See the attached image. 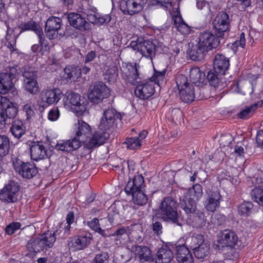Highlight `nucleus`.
<instances>
[{
  "label": "nucleus",
  "mask_w": 263,
  "mask_h": 263,
  "mask_svg": "<svg viewBox=\"0 0 263 263\" xmlns=\"http://www.w3.org/2000/svg\"><path fill=\"white\" fill-rule=\"evenodd\" d=\"M166 70L158 71L154 69L153 76L149 80H144L138 84L135 89V96L142 100H146L152 97L155 92L154 84L158 86L163 83L165 78Z\"/></svg>",
  "instance_id": "nucleus-5"
},
{
  "label": "nucleus",
  "mask_w": 263,
  "mask_h": 263,
  "mask_svg": "<svg viewBox=\"0 0 263 263\" xmlns=\"http://www.w3.org/2000/svg\"><path fill=\"white\" fill-rule=\"evenodd\" d=\"M130 251L138 258L141 262H152L154 261L153 255L150 249L145 246L133 245Z\"/></svg>",
  "instance_id": "nucleus-25"
},
{
  "label": "nucleus",
  "mask_w": 263,
  "mask_h": 263,
  "mask_svg": "<svg viewBox=\"0 0 263 263\" xmlns=\"http://www.w3.org/2000/svg\"><path fill=\"white\" fill-rule=\"evenodd\" d=\"M10 148L9 138L6 135H0V160L9 154Z\"/></svg>",
  "instance_id": "nucleus-44"
},
{
  "label": "nucleus",
  "mask_w": 263,
  "mask_h": 263,
  "mask_svg": "<svg viewBox=\"0 0 263 263\" xmlns=\"http://www.w3.org/2000/svg\"><path fill=\"white\" fill-rule=\"evenodd\" d=\"M97 11L95 7H91L83 10V13L87 16V19L92 24L96 23L97 15H98Z\"/></svg>",
  "instance_id": "nucleus-53"
},
{
  "label": "nucleus",
  "mask_w": 263,
  "mask_h": 263,
  "mask_svg": "<svg viewBox=\"0 0 263 263\" xmlns=\"http://www.w3.org/2000/svg\"><path fill=\"white\" fill-rule=\"evenodd\" d=\"M76 126V136L71 139L58 142L55 146L56 149L71 152L78 149L81 145V142L87 140L91 132L90 126L82 120H79Z\"/></svg>",
  "instance_id": "nucleus-3"
},
{
  "label": "nucleus",
  "mask_w": 263,
  "mask_h": 263,
  "mask_svg": "<svg viewBox=\"0 0 263 263\" xmlns=\"http://www.w3.org/2000/svg\"><path fill=\"white\" fill-rule=\"evenodd\" d=\"M63 96L59 88L43 89L40 94L38 104L43 108L49 105L57 104Z\"/></svg>",
  "instance_id": "nucleus-12"
},
{
  "label": "nucleus",
  "mask_w": 263,
  "mask_h": 263,
  "mask_svg": "<svg viewBox=\"0 0 263 263\" xmlns=\"http://www.w3.org/2000/svg\"><path fill=\"white\" fill-rule=\"evenodd\" d=\"M220 37L214 35L211 31H203L199 36V43L208 50L217 48L220 44Z\"/></svg>",
  "instance_id": "nucleus-22"
},
{
  "label": "nucleus",
  "mask_w": 263,
  "mask_h": 263,
  "mask_svg": "<svg viewBox=\"0 0 263 263\" xmlns=\"http://www.w3.org/2000/svg\"><path fill=\"white\" fill-rule=\"evenodd\" d=\"M12 163L15 171L22 177L31 179L38 173L35 164L29 162H24L17 158L12 159Z\"/></svg>",
  "instance_id": "nucleus-13"
},
{
  "label": "nucleus",
  "mask_w": 263,
  "mask_h": 263,
  "mask_svg": "<svg viewBox=\"0 0 263 263\" xmlns=\"http://www.w3.org/2000/svg\"><path fill=\"white\" fill-rule=\"evenodd\" d=\"M122 119L120 112L115 108H109L104 110L99 125L100 130L92 135L87 144L88 148L92 149L103 144L109 138L108 130L114 127L116 121H121Z\"/></svg>",
  "instance_id": "nucleus-1"
},
{
  "label": "nucleus",
  "mask_w": 263,
  "mask_h": 263,
  "mask_svg": "<svg viewBox=\"0 0 263 263\" xmlns=\"http://www.w3.org/2000/svg\"><path fill=\"white\" fill-rule=\"evenodd\" d=\"M140 66L138 63H128L126 64L125 67L123 71V78L129 84L135 85L141 82V78L140 76Z\"/></svg>",
  "instance_id": "nucleus-18"
},
{
  "label": "nucleus",
  "mask_w": 263,
  "mask_h": 263,
  "mask_svg": "<svg viewBox=\"0 0 263 263\" xmlns=\"http://www.w3.org/2000/svg\"><path fill=\"white\" fill-rule=\"evenodd\" d=\"M197 201L187 197L185 195L181 197L180 199L181 206L187 215L195 213L197 210Z\"/></svg>",
  "instance_id": "nucleus-32"
},
{
  "label": "nucleus",
  "mask_w": 263,
  "mask_h": 263,
  "mask_svg": "<svg viewBox=\"0 0 263 263\" xmlns=\"http://www.w3.org/2000/svg\"><path fill=\"white\" fill-rule=\"evenodd\" d=\"M151 228L154 234L158 237L160 236L162 234L163 227L162 222L157 220L156 218H153Z\"/></svg>",
  "instance_id": "nucleus-58"
},
{
  "label": "nucleus",
  "mask_w": 263,
  "mask_h": 263,
  "mask_svg": "<svg viewBox=\"0 0 263 263\" xmlns=\"http://www.w3.org/2000/svg\"><path fill=\"white\" fill-rule=\"evenodd\" d=\"M188 217L194 227L200 228L205 224L206 220L204 214L200 210H197L195 213L189 215Z\"/></svg>",
  "instance_id": "nucleus-35"
},
{
  "label": "nucleus",
  "mask_w": 263,
  "mask_h": 263,
  "mask_svg": "<svg viewBox=\"0 0 263 263\" xmlns=\"http://www.w3.org/2000/svg\"><path fill=\"white\" fill-rule=\"evenodd\" d=\"M79 67L74 65L67 66L64 69L62 78L67 82L74 81L79 77Z\"/></svg>",
  "instance_id": "nucleus-36"
},
{
  "label": "nucleus",
  "mask_w": 263,
  "mask_h": 263,
  "mask_svg": "<svg viewBox=\"0 0 263 263\" xmlns=\"http://www.w3.org/2000/svg\"><path fill=\"white\" fill-rule=\"evenodd\" d=\"M176 83L178 90L188 87L189 86L193 85L187 77L183 74H178L175 78Z\"/></svg>",
  "instance_id": "nucleus-49"
},
{
  "label": "nucleus",
  "mask_w": 263,
  "mask_h": 263,
  "mask_svg": "<svg viewBox=\"0 0 263 263\" xmlns=\"http://www.w3.org/2000/svg\"><path fill=\"white\" fill-rule=\"evenodd\" d=\"M202 73L198 67H194L190 69V78L192 83L200 82L202 80Z\"/></svg>",
  "instance_id": "nucleus-54"
},
{
  "label": "nucleus",
  "mask_w": 263,
  "mask_h": 263,
  "mask_svg": "<svg viewBox=\"0 0 263 263\" xmlns=\"http://www.w3.org/2000/svg\"><path fill=\"white\" fill-rule=\"evenodd\" d=\"M175 248L178 263H193L192 255L185 245L176 246Z\"/></svg>",
  "instance_id": "nucleus-30"
},
{
  "label": "nucleus",
  "mask_w": 263,
  "mask_h": 263,
  "mask_svg": "<svg viewBox=\"0 0 263 263\" xmlns=\"http://www.w3.org/2000/svg\"><path fill=\"white\" fill-rule=\"evenodd\" d=\"M8 119H13L17 114V108L11 102H8L6 106L3 107Z\"/></svg>",
  "instance_id": "nucleus-52"
},
{
  "label": "nucleus",
  "mask_w": 263,
  "mask_h": 263,
  "mask_svg": "<svg viewBox=\"0 0 263 263\" xmlns=\"http://www.w3.org/2000/svg\"><path fill=\"white\" fill-rule=\"evenodd\" d=\"M20 190L18 183L10 181L0 192V200L8 203H14L17 200V193Z\"/></svg>",
  "instance_id": "nucleus-17"
},
{
  "label": "nucleus",
  "mask_w": 263,
  "mask_h": 263,
  "mask_svg": "<svg viewBox=\"0 0 263 263\" xmlns=\"http://www.w3.org/2000/svg\"><path fill=\"white\" fill-rule=\"evenodd\" d=\"M24 85L25 89L31 94H36L39 91L38 83L36 80H27L24 82Z\"/></svg>",
  "instance_id": "nucleus-55"
},
{
  "label": "nucleus",
  "mask_w": 263,
  "mask_h": 263,
  "mask_svg": "<svg viewBox=\"0 0 263 263\" xmlns=\"http://www.w3.org/2000/svg\"><path fill=\"white\" fill-rule=\"evenodd\" d=\"M88 227L96 232H98L104 237H106V230L101 228L99 220L97 218H94L91 221L87 222Z\"/></svg>",
  "instance_id": "nucleus-51"
},
{
  "label": "nucleus",
  "mask_w": 263,
  "mask_h": 263,
  "mask_svg": "<svg viewBox=\"0 0 263 263\" xmlns=\"http://www.w3.org/2000/svg\"><path fill=\"white\" fill-rule=\"evenodd\" d=\"M246 45V39H245V34L244 32H241L239 39L236 40L234 43H232V48L234 51H237V48L238 47H241V48H244Z\"/></svg>",
  "instance_id": "nucleus-60"
},
{
  "label": "nucleus",
  "mask_w": 263,
  "mask_h": 263,
  "mask_svg": "<svg viewBox=\"0 0 263 263\" xmlns=\"http://www.w3.org/2000/svg\"><path fill=\"white\" fill-rule=\"evenodd\" d=\"M226 217L223 214L216 213L212 216L211 222L217 226H220L224 223Z\"/></svg>",
  "instance_id": "nucleus-62"
},
{
  "label": "nucleus",
  "mask_w": 263,
  "mask_h": 263,
  "mask_svg": "<svg viewBox=\"0 0 263 263\" xmlns=\"http://www.w3.org/2000/svg\"><path fill=\"white\" fill-rule=\"evenodd\" d=\"M129 46L135 50L139 52L143 56L151 60L155 57L156 52L159 51L160 47V45L156 40H145L141 37L132 41Z\"/></svg>",
  "instance_id": "nucleus-8"
},
{
  "label": "nucleus",
  "mask_w": 263,
  "mask_h": 263,
  "mask_svg": "<svg viewBox=\"0 0 263 263\" xmlns=\"http://www.w3.org/2000/svg\"><path fill=\"white\" fill-rule=\"evenodd\" d=\"M104 79L107 82L114 83L118 77V70L117 66L109 67L103 74Z\"/></svg>",
  "instance_id": "nucleus-47"
},
{
  "label": "nucleus",
  "mask_w": 263,
  "mask_h": 263,
  "mask_svg": "<svg viewBox=\"0 0 263 263\" xmlns=\"http://www.w3.org/2000/svg\"><path fill=\"white\" fill-rule=\"evenodd\" d=\"M251 195L254 201L263 206V186L255 187L252 190Z\"/></svg>",
  "instance_id": "nucleus-50"
},
{
  "label": "nucleus",
  "mask_w": 263,
  "mask_h": 263,
  "mask_svg": "<svg viewBox=\"0 0 263 263\" xmlns=\"http://www.w3.org/2000/svg\"><path fill=\"white\" fill-rule=\"evenodd\" d=\"M174 24L177 30L183 35H187L191 32L190 27L185 23L181 15L174 16Z\"/></svg>",
  "instance_id": "nucleus-40"
},
{
  "label": "nucleus",
  "mask_w": 263,
  "mask_h": 263,
  "mask_svg": "<svg viewBox=\"0 0 263 263\" xmlns=\"http://www.w3.org/2000/svg\"><path fill=\"white\" fill-rule=\"evenodd\" d=\"M58 233V230L54 232L47 231L39 234L36 237L31 238L26 244L27 250L35 254L41 252H46L53 246Z\"/></svg>",
  "instance_id": "nucleus-4"
},
{
  "label": "nucleus",
  "mask_w": 263,
  "mask_h": 263,
  "mask_svg": "<svg viewBox=\"0 0 263 263\" xmlns=\"http://www.w3.org/2000/svg\"><path fill=\"white\" fill-rule=\"evenodd\" d=\"M119 210L117 205L114 203L108 209V220L110 223H114L115 220L119 217Z\"/></svg>",
  "instance_id": "nucleus-56"
},
{
  "label": "nucleus",
  "mask_w": 263,
  "mask_h": 263,
  "mask_svg": "<svg viewBox=\"0 0 263 263\" xmlns=\"http://www.w3.org/2000/svg\"><path fill=\"white\" fill-rule=\"evenodd\" d=\"M5 24L7 28L6 35L5 36L6 40V45L8 48L9 49L10 51L12 52L16 50L15 44L16 37L14 35L12 34L13 31L11 30L9 26V24L7 22H5Z\"/></svg>",
  "instance_id": "nucleus-42"
},
{
  "label": "nucleus",
  "mask_w": 263,
  "mask_h": 263,
  "mask_svg": "<svg viewBox=\"0 0 263 263\" xmlns=\"http://www.w3.org/2000/svg\"><path fill=\"white\" fill-rule=\"evenodd\" d=\"M209 50L199 43L193 45L189 51V55L193 61H200L204 59Z\"/></svg>",
  "instance_id": "nucleus-31"
},
{
  "label": "nucleus",
  "mask_w": 263,
  "mask_h": 263,
  "mask_svg": "<svg viewBox=\"0 0 263 263\" xmlns=\"http://www.w3.org/2000/svg\"><path fill=\"white\" fill-rule=\"evenodd\" d=\"M177 202L172 197H167L161 201L159 212L162 219L176 226L181 227L182 220L179 217Z\"/></svg>",
  "instance_id": "nucleus-7"
},
{
  "label": "nucleus",
  "mask_w": 263,
  "mask_h": 263,
  "mask_svg": "<svg viewBox=\"0 0 263 263\" xmlns=\"http://www.w3.org/2000/svg\"><path fill=\"white\" fill-rule=\"evenodd\" d=\"M67 18L70 26L81 31H85L90 29L89 23L79 13L70 12L68 14Z\"/></svg>",
  "instance_id": "nucleus-24"
},
{
  "label": "nucleus",
  "mask_w": 263,
  "mask_h": 263,
  "mask_svg": "<svg viewBox=\"0 0 263 263\" xmlns=\"http://www.w3.org/2000/svg\"><path fill=\"white\" fill-rule=\"evenodd\" d=\"M224 76L219 73H216L211 69L208 72L207 79L211 86L221 90L227 86Z\"/></svg>",
  "instance_id": "nucleus-29"
},
{
  "label": "nucleus",
  "mask_w": 263,
  "mask_h": 263,
  "mask_svg": "<svg viewBox=\"0 0 263 263\" xmlns=\"http://www.w3.org/2000/svg\"><path fill=\"white\" fill-rule=\"evenodd\" d=\"M10 132L14 137L20 138L26 132V126L23 121L19 119L13 120L11 123Z\"/></svg>",
  "instance_id": "nucleus-37"
},
{
  "label": "nucleus",
  "mask_w": 263,
  "mask_h": 263,
  "mask_svg": "<svg viewBox=\"0 0 263 263\" xmlns=\"http://www.w3.org/2000/svg\"><path fill=\"white\" fill-rule=\"evenodd\" d=\"M146 3V0H121L119 6L124 14L133 15L141 11Z\"/></svg>",
  "instance_id": "nucleus-15"
},
{
  "label": "nucleus",
  "mask_w": 263,
  "mask_h": 263,
  "mask_svg": "<svg viewBox=\"0 0 263 263\" xmlns=\"http://www.w3.org/2000/svg\"><path fill=\"white\" fill-rule=\"evenodd\" d=\"M263 106V100H260L250 106L242 108L237 114V118L242 120H247L251 117L257 108Z\"/></svg>",
  "instance_id": "nucleus-33"
},
{
  "label": "nucleus",
  "mask_w": 263,
  "mask_h": 263,
  "mask_svg": "<svg viewBox=\"0 0 263 263\" xmlns=\"http://www.w3.org/2000/svg\"><path fill=\"white\" fill-rule=\"evenodd\" d=\"M123 144H125L127 148L130 149H136L141 145L140 141L136 137L127 138Z\"/></svg>",
  "instance_id": "nucleus-57"
},
{
  "label": "nucleus",
  "mask_w": 263,
  "mask_h": 263,
  "mask_svg": "<svg viewBox=\"0 0 263 263\" xmlns=\"http://www.w3.org/2000/svg\"><path fill=\"white\" fill-rule=\"evenodd\" d=\"M109 254L107 252H102L97 254L93 259L94 263H108Z\"/></svg>",
  "instance_id": "nucleus-59"
},
{
  "label": "nucleus",
  "mask_w": 263,
  "mask_h": 263,
  "mask_svg": "<svg viewBox=\"0 0 263 263\" xmlns=\"http://www.w3.org/2000/svg\"><path fill=\"white\" fill-rule=\"evenodd\" d=\"M174 248L173 245H163L158 249L156 255V263H170L174 258V253L172 248Z\"/></svg>",
  "instance_id": "nucleus-27"
},
{
  "label": "nucleus",
  "mask_w": 263,
  "mask_h": 263,
  "mask_svg": "<svg viewBox=\"0 0 263 263\" xmlns=\"http://www.w3.org/2000/svg\"><path fill=\"white\" fill-rule=\"evenodd\" d=\"M122 119L120 112L115 108H109L104 110L99 125L100 130L92 135L87 144L88 148L92 149L103 144L109 138L108 130L114 127L116 121H121Z\"/></svg>",
  "instance_id": "nucleus-2"
},
{
  "label": "nucleus",
  "mask_w": 263,
  "mask_h": 263,
  "mask_svg": "<svg viewBox=\"0 0 263 263\" xmlns=\"http://www.w3.org/2000/svg\"><path fill=\"white\" fill-rule=\"evenodd\" d=\"M21 72L20 66L14 64L9 65L5 71L0 73V94L5 95L9 91L13 95L17 94L14 83Z\"/></svg>",
  "instance_id": "nucleus-6"
},
{
  "label": "nucleus",
  "mask_w": 263,
  "mask_h": 263,
  "mask_svg": "<svg viewBox=\"0 0 263 263\" xmlns=\"http://www.w3.org/2000/svg\"><path fill=\"white\" fill-rule=\"evenodd\" d=\"M21 227V224L20 222H11L7 226L5 231L6 233L8 235L13 234L16 230L20 229Z\"/></svg>",
  "instance_id": "nucleus-63"
},
{
  "label": "nucleus",
  "mask_w": 263,
  "mask_h": 263,
  "mask_svg": "<svg viewBox=\"0 0 263 263\" xmlns=\"http://www.w3.org/2000/svg\"><path fill=\"white\" fill-rule=\"evenodd\" d=\"M92 239V237L90 233L84 232L69 238L67 245L72 251H80L86 248L90 245Z\"/></svg>",
  "instance_id": "nucleus-14"
},
{
  "label": "nucleus",
  "mask_w": 263,
  "mask_h": 263,
  "mask_svg": "<svg viewBox=\"0 0 263 263\" xmlns=\"http://www.w3.org/2000/svg\"><path fill=\"white\" fill-rule=\"evenodd\" d=\"M230 66L229 58L221 54H216L213 60V67L212 69L216 73L225 75Z\"/></svg>",
  "instance_id": "nucleus-26"
},
{
  "label": "nucleus",
  "mask_w": 263,
  "mask_h": 263,
  "mask_svg": "<svg viewBox=\"0 0 263 263\" xmlns=\"http://www.w3.org/2000/svg\"><path fill=\"white\" fill-rule=\"evenodd\" d=\"M111 19L110 14L100 15L98 13L97 15L96 23L94 24L103 25L108 23Z\"/></svg>",
  "instance_id": "nucleus-64"
},
{
  "label": "nucleus",
  "mask_w": 263,
  "mask_h": 263,
  "mask_svg": "<svg viewBox=\"0 0 263 263\" xmlns=\"http://www.w3.org/2000/svg\"><path fill=\"white\" fill-rule=\"evenodd\" d=\"M248 146H246V151L243 146L237 144L234 147V151L232 154H234L236 156L242 157L243 156V154L246 153L249 155H251L253 152L251 151L248 149Z\"/></svg>",
  "instance_id": "nucleus-61"
},
{
  "label": "nucleus",
  "mask_w": 263,
  "mask_h": 263,
  "mask_svg": "<svg viewBox=\"0 0 263 263\" xmlns=\"http://www.w3.org/2000/svg\"><path fill=\"white\" fill-rule=\"evenodd\" d=\"M133 203L138 206H143L148 202V198L144 193V190L130 195Z\"/></svg>",
  "instance_id": "nucleus-46"
},
{
  "label": "nucleus",
  "mask_w": 263,
  "mask_h": 263,
  "mask_svg": "<svg viewBox=\"0 0 263 263\" xmlns=\"http://www.w3.org/2000/svg\"><path fill=\"white\" fill-rule=\"evenodd\" d=\"M128 232V227H122L117 229L114 232L109 233L108 230H106V237H116L115 240L117 241H120L121 242V239L123 240L125 239V237L127 236Z\"/></svg>",
  "instance_id": "nucleus-45"
},
{
  "label": "nucleus",
  "mask_w": 263,
  "mask_h": 263,
  "mask_svg": "<svg viewBox=\"0 0 263 263\" xmlns=\"http://www.w3.org/2000/svg\"><path fill=\"white\" fill-rule=\"evenodd\" d=\"M176 83L178 90L188 87L189 86L193 85L187 77L183 74H178L175 78Z\"/></svg>",
  "instance_id": "nucleus-48"
},
{
  "label": "nucleus",
  "mask_w": 263,
  "mask_h": 263,
  "mask_svg": "<svg viewBox=\"0 0 263 263\" xmlns=\"http://www.w3.org/2000/svg\"><path fill=\"white\" fill-rule=\"evenodd\" d=\"M213 26L214 33L218 37L228 36L230 26L228 14L223 11L219 12L213 22Z\"/></svg>",
  "instance_id": "nucleus-9"
},
{
  "label": "nucleus",
  "mask_w": 263,
  "mask_h": 263,
  "mask_svg": "<svg viewBox=\"0 0 263 263\" xmlns=\"http://www.w3.org/2000/svg\"><path fill=\"white\" fill-rule=\"evenodd\" d=\"M238 236L232 230L226 229L221 232V235L218 240L217 247L219 249L224 247L234 248L238 241Z\"/></svg>",
  "instance_id": "nucleus-20"
},
{
  "label": "nucleus",
  "mask_w": 263,
  "mask_h": 263,
  "mask_svg": "<svg viewBox=\"0 0 263 263\" xmlns=\"http://www.w3.org/2000/svg\"><path fill=\"white\" fill-rule=\"evenodd\" d=\"M64 104L70 107L77 116H82L86 111L87 102L81 99L79 94L73 91H67L64 100Z\"/></svg>",
  "instance_id": "nucleus-10"
},
{
  "label": "nucleus",
  "mask_w": 263,
  "mask_h": 263,
  "mask_svg": "<svg viewBox=\"0 0 263 263\" xmlns=\"http://www.w3.org/2000/svg\"><path fill=\"white\" fill-rule=\"evenodd\" d=\"M31 158L35 161L47 157V150L42 142H33L30 147Z\"/></svg>",
  "instance_id": "nucleus-28"
},
{
  "label": "nucleus",
  "mask_w": 263,
  "mask_h": 263,
  "mask_svg": "<svg viewBox=\"0 0 263 263\" xmlns=\"http://www.w3.org/2000/svg\"><path fill=\"white\" fill-rule=\"evenodd\" d=\"M20 30V34L25 31H32L37 35L42 33V29L36 22L30 20L25 23H22L18 26Z\"/></svg>",
  "instance_id": "nucleus-38"
},
{
  "label": "nucleus",
  "mask_w": 263,
  "mask_h": 263,
  "mask_svg": "<svg viewBox=\"0 0 263 263\" xmlns=\"http://www.w3.org/2000/svg\"><path fill=\"white\" fill-rule=\"evenodd\" d=\"M62 20L60 17L55 16L49 17L45 23V32L46 36L50 40L58 37V31L61 29Z\"/></svg>",
  "instance_id": "nucleus-21"
},
{
  "label": "nucleus",
  "mask_w": 263,
  "mask_h": 263,
  "mask_svg": "<svg viewBox=\"0 0 263 263\" xmlns=\"http://www.w3.org/2000/svg\"><path fill=\"white\" fill-rule=\"evenodd\" d=\"M110 89L102 82H95L90 86L88 98L94 104H99L110 96Z\"/></svg>",
  "instance_id": "nucleus-11"
},
{
  "label": "nucleus",
  "mask_w": 263,
  "mask_h": 263,
  "mask_svg": "<svg viewBox=\"0 0 263 263\" xmlns=\"http://www.w3.org/2000/svg\"><path fill=\"white\" fill-rule=\"evenodd\" d=\"M145 186L144 177L142 175L138 174L127 182L124 190L126 194L129 196L135 192L138 193L144 190Z\"/></svg>",
  "instance_id": "nucleus-23"
},
{
  "label": "nucleus",
  "mask_w": 263,
  "mask_h": 263,
  "mask_svg": "<svg viewBox=\"0 0 263 263\" xmlns=\"http://www.w3.org/2000/svg\"><path fill=\"white\" fill-rule=\"evenodd\" d=\"M191 241L195 246H191L195 257L198 259H202L209 253V245L204 242L203 236L198 234L191 237Z\"/></svg>",
  "instance_id": "nucleus-16"
},
{
  "label": "nucleus",
  "mask_w": 263,
  "mask_h": 263,
  "mask_svg": "<svg viewBox=\"0 0 263 263\" xmlns=\"http://www.w3.org/2000/svg\"><path fill=\"white\" fill-rule=\"evenodd\" d=\"M187 197L191 198L198 201L202 196V187L197 183L193 186L192 189H190L185 194Z\"/></svg>",
  "instance_id": "nucleus-43"
},
{
  "label": "nucleus",
  "mask_w": 263,
  "mask_h": 263,
  "mask_svg": "<svg viewBox=\"0 0 263 263\" xmlns=\"http://www.w3.org/2000/svg\"><path fill=\"white\" fill-rule=\"evenodd\" d=\"M205 193L204 207L209 212H214L216 209L219 207L222 199L220 192L217 190H213L209 189L206 190Z\"/></svg>",
  "instance_id": "nucleus-19"
},
{
  "label": "nucleus",
  "mask_w": 263,
  "mask_h": 263,
  "mask_svg": "<svg viewBox=\"0 0 263 263\" xmlns=\"http://www.w3.org/2000/svg\"><path fill=\"white\" fill-rule=\"evenodd\" d=\"M254 205L251 201H244L237 206L238 214L242 217H248L253 212Z\"/></svg>",
  "instance_id": "nucleus-41"
},
{
  "label": "nucleus",
  "mask_w": 263,
  "mask_h": 263,
  "mask_svg": "<svg viewBox=\"0 0 263 263\" xmlns=\"http://www.w3.org/2000/svg\"><path fill=\"white\" fill-rule=\"evenodd\" d=\"M181 100L186 103L192 102L195 98V89L194 85L188 87L181 89L179 90Z\"/></svg>",
  "instance_id": "nucleus-39"
},
{
  "label": "nucleus",
  "mask_w": 263,
  "mask_h": 263,
  "mask_svg": "<svg viewBox=\"0 0 263 263\" xmlns=\"http://www.w3.org/2000/svg\"><path fill=\"white\" fill-rule=\"evenodd\" d=\"M39 43L38 44H34L32 46V51L35 53H40L43 54L45 52H48L49 50V43L45 39L43 34V30L41 34H37Z\"/></svg>",
  "instance_id": "nucleus-34"
}]
</instances>
